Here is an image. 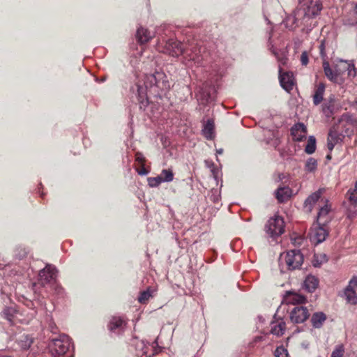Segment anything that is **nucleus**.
<instances>
[{
  "label": "nucleus",
  "mask_w": 357,
  "mask_h": 357,
  "mask_svg": "<svg viewBox=\"0 0 357 357\" xmlns=\"http://www.w3.org/2000/svg\"><path fill=\"white\" fill-rule=\"evenodd\" d=\"M166 52L174 57L181 55L184 51V45L176 40L169 39L165 45Z\"/></svg>",
  "instance_id": "obj_12"
},
{
  "label": "nucleus",
  "mask_w": 357,
  "mask_h": 357,
  "mask_svg": "<svg viewBox=\"0 0 357 357\" xmlns=\"http://www.w3.org/2000/svg\"><path fill=\"white\" fill-rule=\"evenodd\" d=\"M0 357H12V356H10L0 355Z\"/></svg>",
  "instance_id": "obj_49"
},
{
  "label": "nucleus",
  "mask_w": 357,
  "mask_h": 357,
  "mask_svg": "<svg viewBox=\"0 0 357 357\" xmlns=\"http://www.w3.org/2000/svg\"><path fill=\"white\" fill-rule=\"evenodd\" d=\"M275 357H288L287 350L282 346L277 347L275 351Z\"/></svg>",
  "instance_id": "obj_35"
},
{
  "label": "nucleus",
  "mask_w": 357,
  "mask_h": 357,
  "mask_svg": "<svg viewBox=\"0 0 357 357\" xmlns=\"http://www.w3.org/2000/svg\"><path fill=\"white\" fill-rule=\"evenodd\" d=\"M310 317V312L306 307L295 306L290 312V319L293 323H303Z\"/></svg>",
  "instance_id": "obj_10"
},
{
  "label": "nucleus",
  "mask_w": 357,
  "mask_h": 357,
  "mask_svg": "<svg viewBox=\"0 0 357 357\" xmlns=\"http://www.w3.org/2000/svg\"><path fill=\"white\" fill-rule=\"evenodd\" d=\"M70 347V338L66 335H61L58 338L52 339L49 344V347L54 356L64 355Z\"/></svg>",
  "instance_id": "obj_3"
},
{
  "label": "nucleus",
  "mask_w": 357,
  "mask_h": 357,
  "mask_svg": "<svg viewBox=\"0 0 357 357\" xmlns=\"http://www.w3.org/2000/svg\"><path fill=\"white\" fill-rule=\"evenodd\" d=\"M326 316L323 312H316L313 314L311 318V322L314 328H319L321 327L323 323L326 321Z\"/></svg>",
  "instance_id": "obj_23"
},
{
  "label": "nucleus",
  "mask_w": 357,
  "mask_h": 357,
  "mask_svg": "<svg viewBox=\"0 0 357 357\" xmlns=\"http://www.w3.org/2000/svg\"><path fill=\"white\" fill-rule=\"evenodd\" d=\"M323 255H321V257H322ZM323 258H319V260H322Z\"/></svg>",
  "instance_id": "obj_52"
},
{
  "label": "nucleus",
  "mask_w": 357,
  "mask_h": 357,
  "mask_svg": "<svg viewBox=\"0 0 357 357\" xmlns=\"http://www.w3.org/2000/svg\"><path fill=\"white\" fill-rule=\"evenodd\" d=\"M151 297V294L149 290L144 291L140 293V295L138 298V301L140 303H146V302Z\"/></svg>",
  "instance_id": "obj_34"
},
{
  "label": "nucleus",
  "mask_w": 357,
  "mask_h": 357,
  "mask_svg": "<svg viewBox=\"0 0 357 357\" xmlns=\"http://www.w3.org/2000/svg\"><path fill=\"white\" fill-rule=\"evenodd\" d=\"M301 63L303 65H304V66L307 64V63H308V56H307V54L306 52H303L301 54Z\"/></svg>",
  "instance_id": "obj_41"
},
{
  "label": "nucleus",
  "mask_w": 357,
  "mask_h": 357,
  "mask_svg": "<svg viewBox=\"0 0 357 357\" xmlns=\"http://www.w3.org/2000/svg\"><path fill=\"white\" fill-rule=\"evenodd\" d=\"M328 235V231L326 228V225L317 222L313 224L309 234L310 241L315 245L324 242Z\"/></svg>",
  "instance_id": "obj_7"
},
{
  "label": "nucleus",
  "mask_w": 357,
  "mask_h": 357,
  "mask_svg": "<svg viewBox=\"0 0 357 357\" xmlns=\"http://www.w3.org/2000/svg\"><path fill=\"white\" fill-rule=\"evenodd\" d=\"M156 75H158V76L162 75V74H160V73H156Z\"/></svg>",
  "instance_id": "obj_51"
},
{
  "label": "nucleus",
  "mask_w": 357,
  "mask_h": 357,
  "mask_svg": "<svg viewBox=\"0 0 357 357\" xmlns=\"http://www.w3.org/2000/svg\"><path fill=\"white\" fill-rule=\"evenodd\" d=\"M323 112L325 114L326 116L329 117L333 113V110L331 105H324L323 106Z\"/></svg>",
  "instance_id": "obj_38"
},
{
  "label": "nucleus",
  "mask_w": 357,
  "mask_h": 357,
  "mask_svg": "<svg viewBox=\"0 0 357 357\" xmlns=\"http://www.w3.org/2000/svg\"><path fill=\"white\" fill-rule=\"evenodd\" d=\"M344 137V134L335 126L331 129L328 139L337 144L342 141Z\"/></svg>",
  "instance_id": "obj_21"
},
{
  "label": "nucleus",
  "mask_w": 357,
  "mask_h": 357,
  "mask_svg": "<svg viewBox=\"0 0 357 357\" xmlns=\"http://www.w3.org/2000/svg\"><path fill=\"white\" fill-rule=\"evenodd\" d=\"M323 68L326 76L331 81H335L337 79V73L333 71L328 63V62H324Z\"/></svg>",
  "instance_id": "obj_27"
},
{
  "label": "nucleus",
  "mask_w": 357,
  "mask_h": 357,
  "mask_svg": "<svg viewBox=\"0 0 357 357\" xmlns=\"http://www.w3.org/2000/svg\"><path fill=\"white\" fill-rule=\"evenodd\" d=\"M162 182H171L174 179V174L171 169H162L160 175Z\"/></svg>",
  "instance_id": "obj_31"
},
{
  "label": "nucleus",
  "mask_w": 357,
  "mask_h": 357,
  "mask_svg": "<svg viewBox=\"0 0 357 357\" xmlns=\"http://www.w3.org/2000/svg\"><path fill=\"white\" fill-rule=\"evenodd\" d=\"M344 64L347 66V68L348 70V75L349 76H353V77L356 76V69H355L354 65L353 63H345Z\"/></svg>",
  "instance_id": "obj_36"
},
{
  "label": "nucleus",
  "mask_w": 357,
  "mask_h": 357,
  "mask_svg": "<svg viewBox=\"0 0 357 357\" xmlns=\"http://www.w3.org/2000/svg\"><path fill=\"white\" fill-rule=\"evenodd\" d=\"M10 309L8 307H6L3 310V314L6 315L8 319H10L12 317V314L10 312Z\"/></svg>",
  "instance_id": "obj_42"
},
{
  "label": "nucleus",
  "mask_w": 357,
  "mask_h": 357,
  "mask_svg": "<svg viewBox=\"0 0 357 357\" xmlns=\"http://www.w3.org/2000/svg\"><path fill=\"white\" fill-rule=\"evenodd\" d=\"M317 257H318L317 255H314V259L313 261L314 266H319L323 262L326 261V260H327L326 256L325 255H323V256H322L323 259L320 260V261H319V260L317 259Z\"/></svg>",
  "instance_id": "obj_40"
},
{
  "label": "nucleus",
  "mask_w": 357,
  "mask_h": 357,
  "mask_svg": "<svg viewBox=\"0 0 357 357\" xmlns=\"http://www.w3.org/2000/svg\"><path fill=\"white\" fill-rule=\"evenodd\" d=\"M307 132V128L302 123L295 124L291 129L293 139L297 142L303 141L306 137Z\"/></svg>",
  "instance_id": "obj_15"
},
{
  "label": "nucleus",
  "mask_w": 357,
  "mask_h": 357,
  "mask_svg": "<svg viewBox=\"0 0 357 357\" xmlns=\"http://www.w3.org/2000/svg\"><path fill=\"white\" fill-rule=\"evenodd\" d=\"M283 178H284L283 174H280L278 175V181H281Z\"/></svg>",
  "instance_id": "obj_46"
},
{
  "label": "nucleus",
  "mask_w": 357,
  "mask_h": 357,
  "mask_svg": "<svg viewBox=\"0 0 357 357\" xmlns=\"http://www.w3.org/2000/svg\"><path fill=\"white\" fill-rule=\"evenodd\" d=\"M336 127L344 136H350L354 133L356 129V121L351 116L342 115Z\"/></svg>",
  "instance_id": "obj_6"
},
{
  "label": "nucleus",
  "mask_w": 357,
  "mask_h": 357,
  "mask_svg": "<svg viewBox=\"0 0 357 357\" xmlns=\"http://www.w3.org/2000/svg\"><path fill=\"white\" fill-rule=\"evenodd\" d=\"M286 328L285 322L282 320H280L277 322L271 323V333L277 336H280L283 335Z\"/></svg>",
  "instance_id": "obj_22"
},
{
  "label": "nucleus",
  "mask_w": 357,
  "mask_h": 357,
  "mask_svg": "<svg viewBox=\"0 0 357 357\" xmlns=\"http://www.w3.org/2000/svg\"><path fill=\"white\" fill-rule=\"evenodd\" d=\"M356 215V211L355 210V207L351 205V208H349L347 211V217L349 219H353L355 218Z\"/></svg>",
  "instance_id": "obj_39"
},
{
  "label": "nucleus",
  "mask_w": 357,
  "mask_h": 357,
  "mask_svg": "<svg viewBox=\"0 0 357 357\" xmlns=\"http://www.w3.org/2000/svg\"><path fill=\"white\" fill-rule=\"evenodd\" d=\"M33 342V338L28 335H22L17 341L18 345L24 350L29 349Z\"/></svg>",
  "instance_id": "obj_25"
},
{
  "label": "nucleus",
  "mask_w": 357,
  "mask_h": 357,
  "mask_svg": "<svg viewBox=\"0 0 357 357\" xmlns=\"http://www.w3.org/2000/svg\"><path fill=\"white\" fill-rule=\"evenodd\" d=\"M317 169V160L314 158H310L307 160L305 165V170L309 173L314 172Z\"/></svg>",
  "instance_id": "obj_28"
},
{
  "label": "nucleus",
  "mask_w": 357,
  "mask_h": 357,
  "mask_svg": "<svg viewBox=\"0 0 357 357\" xmlns=\"http://www.w3.org/2000/svg\"><path fill=\"white\" fill-rule=\"evenodd\" d=\"M346 196L351 205L356 207L357 206V189H349L347 191Z\"/></svg>",
  "instance_id": "obj_30"
},
{
  "label": "nucleus",
  "mask_w": 357,
  "mask_h": 357,
  "mask_svg": "<svg viewBox=\"0 0 357 357\" xmlns=\"http://www.w3.org/2000/svg\"><path fill=\"white\" fill-rule=\"evenodd\" d=\"M354 188L357 189V181L355 182V185Z\"/></svg>",
  "instance_id": "obj_50"
},
{
  "label": "nucleus",
  "mask_w": 357,
  "mask_h": 357,
  "mask_svg": "<svg viewBox=\"0 0 357 357\" xmlns=\"http://www.w3.org/2000/svg\"><path fill=\"white\" fill-rule=\"evenodd\" d=\"M285 61H286V59H282L280 62L282 63V64H284L285 63Z\"/></svg>",
  "instance_id": "obj_48"
},
{
  "label": "nucleus",
  "mask_w": 357,
  "mask_h": 357,
  "mask_svg": "<svg viewBox=\"0 0 357 357\" xmlns=\"http://www.w3.org/2000/svg\"><path fill=\"white\" fill-rule=\"evenodd\" d=\"M356 288H357V276L354 275L349 280L348 285L344 290V296L347 302L351 305L357 304Z\"/></svg>",
  "instance_id": "obj_9"
},
{
  "label": "nucleus",
  "mask_w": 357,
  "mask_h": 357,
  "mask_svg": "<svg viewBox=\"0 0 357 357\" xmlns=\"http://www.w3.org/2000/svg\"><path fill=\"white\" fill-rule=\"evenodd\" d=\"M331 206L328 200H325L324 206H321L317 215V222L321 225L328 224L331 222L332 217L331 215Z\"/></svg>",
  "instance_id": "obj_11"
},
{
  "label": "nucleus",
  "mask_w": 357,
  "mask_h": 357,
  "mask_svg": "<svg viewBox=\"0 0 357 357\" xmlns=\"http://www.w3.org/2000/svg\"><path fill=\"white\" fill-rule=\"evenodd\" d=\"M344 354V347L343 344H338L335 346L333 351L331 357H343Z\"/></svg>",
  "instance_id": "obj_32"
},
{
  "label": "nucleus",
  "mask_w": 357,
  "mask_h": 357,
  "mask_svg": "<svg viewBox=\"0 0 357 357\" xmlns=\"http://www.w3.org/2000/svg\"><path fill=\"white\" fill-rule=\"evenodd\" d=\"M149 185L152 187H158L161 183H162V179L158 176L156 177H150L148 178Z\"/></svg>",
  "instance_id": "obj_33"
},
{
  "label": "nucleus",
  "mask_w": 357,
  "mask_h": 357,
  "mask_svg": "<svg viewBox=\"0 0 357 357\" xmlns=\"http://www.w3.org/2000/svg\"><path fill=\"white\" fill-rule=\"evenodd\" d=\"M204 136L209 140H211L215 137L214 132V121L212 119H208L206 123L204 126L202 130Z\"/></svg>",
  "instance_id": "obj_19"
},
{
  "label": "nucleus",
  "mask_w": 357,
  "mask_h": 357,
  "mask_svg": "<svg viewBox=\"0 0 357 357\" xmlns=\"http://www.w3.org/2000/svg\"><path fill=\"white\" fill-rule=\"evenodd\" d=\"M319 285L318 279L313 275H308L304 281V287L309 292H313Z\"/></svg>",
  "instance_id": "obj_20"
},
{
  "label": "nucleus",
  "mask_w": 357,
  "mask_h": 357,
  "mask_svg": "<svg viewBox=\"0 0 357 357\" xmlns=\"http://www.w3.org/2000/svg\"><path fill=\"white\" fill-rule=\"evenodd\" d=\"M273 54H274L275 55H276V54H277L275 52L273 51Z\"/></svg>",
  "instance_id": "obj_53"
},
{
  "label": "nucleus",
  "mask_w": 357,
  "mask_h": 357,
  "mask_svg": "<svg viewBox=\"0 0 357 357\" xmlns=\"http://www.w3.org/2000/svg\"><path fill=\"white\" fill-rule=\"evenodd\" d=\"M284 227V222L280 216L271 218L265 226L266 233L272 238H276L283 234Z\"/></svg>",
  "instance_id": "obj_5"
},
{
  "label": "nucleus",
  "mask_w": 357,
  "mask_h": 357,
  "mask_svg": "<svg viewBox=\"0 0 357 357\" xmlns=\"http://www.w3.org/2000/svg\"><path fill=\"white\" fill-rule=\"evenodd\" d=\"M325 86L324 84L320 83L315 89L313 96V102L315 105H319L323 100Z\"/></svg>",
  "instance_id": "obj_24"
},
{
  "label": "nucleus",
  "mask_w": 357,
  "mask_h": 357,
  "mask_svg": "<svg viewBox=\"0 0 357 357\" xmlns=\"http://www.w3.org/2000/svg\"><path fill=\"white\" fill-rule=\"evenodd\" d=\"M354 12H355V14L357 15V3L355 5Z\"/></svg>",
  "instance_id": "obj_47"
},
{
  "label": "nucleus",
  "mask_w": 357,
  "mask_h": 357,
  "mask_svg": "<svg viewBox=\"0 0 357 357\" xmlns=\"http://www.w3.org/2000/svg\"><path fill=\"white\" fill-rule=\"evenodd\" d=\"M153 37V36L151 34L148 29L142 26L137 29L136 38L140 44L148 43Z\"/></svg>",
  "instance_id": "obj_18"
},
{
  "label": "nucleus",
  "mask_w": 357,
  "mask_h": 357,
  "mask_svg": "<svg viewBox=\"0 0 357 357\" xmlns=\"http://www.w3.org/2000/svg\"><path fill=\"white\" fill-rule=\"evenodd\" d=\"M139 174L141 175H144V174H148V171H146V169L144 167V166H142V168L141 169V170L139 171Z\"/></svg>",
  "instance_id": "obj_44"
},
{
  "label": "nucleus",
  "mask_w": 357,
  "mask_h": 357,
  "mask_svg": "<svg viewBox=\"0 0 357 357\" xmlns=\"http://www.w3.org/2000/svg\"><path fill=\"white\" fill-rule=\"evenodd\" d=\"M301 1L299 0V5L294 11L293 15L288 17V21L295 26H303V29L310 31L315 25L314 18L321 10L322 4L320 0H310L304 3H301Z\"/></svg>",
  "instance_id": "obj_1"
},
{
  "label": "nucleus",
  "mask_w": 357,
  "mask_h": 357,
  "mask_svg": "<svg viewBox=\"0 0 357 357\" xmlns=\"http://www.w3.org/2000/svg\"><path fill=\"white\" fill-rule=\"evenodd\" d=\"M336 144L333 142H331V140H329L328 139V143H327V146H328V149L330 150V151H332L335 146Z\"/></svg>",
  "instance_id": "obj_43"
},
{
  "label": "nucleus",
  "mask_w": 357,
  "mask_h": 357,
  "mask_svg": "<svg viewBox=\"0 0 357 357\" xmlns=\"http://www.w3.org/2000/svg\"><path fill=\"white\" fill-rule=\"evenodd\" d=\"M57 271L54 266L47 264L40 271L38 274V284L43 287H53L56 284Z\"/></svg>",
  "instance_id": "obj_4"
},
{
  "label": "nucleus",
  "mask_w": 357,
  "mask_h": 357,
  "mask_svg": "<svg viewBox=\"0 0 357 357\" xmlns=\"http://www.w3.org/2000/svg\"><path fill=\"white\" fill-rule=\"evenodd\" d=\"M135 158H136V161L138 163H139L142 166H144V162H145L146 160L142 153H139V152L136 153Z\"/></svg>",
  "instance_id": "obj_37"
},
{
  "label": "nucleus",
  "mask_w": 357,
  "mask_h": 357,
  "mask_svg": "<svg viewBox=\"0 0 357 357\" xmlns=\"http://www.w3.org/2000/svg\"><path fill=\"white\" fill-rule=\"evenodd\" d=\"M316 150V139L314 136H310L305 148V151L307 154H312Z\"/></svg>",
  "instance_id": "obj_29"
},
{
  "label": "nucleus",
  "mask_w": 357,
  "mask_h": 357,
  "mask_svg": "<svg viewBox=\"0 0 357 357\" xmlns=\"http://www.w3.org/2000/svg\"><path fill=\"white\" fill-rule=\"evenodd\" d=\"M284 301L287 303H291L293 305L302 304L305 303L306 298L296 292L289 291L284 298Z\"/></svg>",
  "instance_id": "obj_17"
},
{
  "label": "nucleus",
  "mask_w": 357,
  "mask_h": 357,
  "mask_svg": "<svg viewBox=\"0 0 357 357\" xmlns=\"http://www.w3.org/2000/svg\"><path fill=\"white\" fill-rule=\"evenodd\" d=\"M70 357H74V356H73V355H72V356H70Z\"/></svg>",
  "instance_id": "obj_54"
},
{
  "label": "nucleus",
  "mask_w": 357,
  "mask_h": 357,
  "mask_svg": "<svg viewBox=\"0 0 357 357\" xmlns=\"http://www.w3.org/2000/svg\"><path fill=\"white\" fill-rule=\"evenodd\" d=\"M303 262V255L298 250H292L284 254H281L279 258V265L281 272L284 271V266L289 271L298 269Z\"/></svg>",
  "instance_id": "obj_2"
},
{
  "label": "nucleus",
  "mask_w": 357,
  "mask_h": 357,
  "mask_svg": "<svg viewBox=\"0 0 357 357\" xmlns=\"http://www.w3.org/2000/svg\"><path fill=\"white\" fill-rule=\"evenodd\" d=\"M279 79L281 86L287 91L293 89L294 85V77L291 73H282L281 68L279 70Z\"/></svg>",
  "instance_id": "obj_14"
},
{
  "label": "nucleus",
  "mask_w": 357,
  "mask_h": 357,
  "mask_svg": "<svg viewBox=\"0 0 357 357\" xmlns=\"http://www.w3.org/2000/svg\"><path fill=\"white\" fill-rule=\"evenodd\" d=\"M157 84L158 81L155 74L146 75L143 84H141L139 82L136 84L137 93L139 99L144 100L146 97V90Z\"/></svg>",
  "instance_id": "obj_8"
},
{
  "label": "nucleus",
  "mask_w": 357,
  "mask_h": 357,
  "mask_svg": "<svg viewBox=\"0 0 357 357\" xmlns=\"http://www.w3.org/2000/svg\"><path fill=\"white\" fill-rule=\"evenodd\" d=\"M275 197L280 203L287 202L292 195V190L288 186L279 187L275 192Z\"/></svg>",
  "instance_id": "obj_16"
},
{
  "label": "nucleus",
  "mask_w": 357,
  "mask_h": 357,
  "mask_svg": "<svg viewBox=\"0 0 357 357\" xmlns=\"http://www.w3.org/2000/svg\"><path fill=\"white\" fill-rule=\"evenodd\" d=\"M125 324V321L121 317H113L108 324V328L111 331H114L116 329L122 328L123 325Z\"/></svg>",
  "instance_id": "obj_26"
},
{
  "label": "nucleus",
  "mask_w": 357,
  "mask_h": 357,
  "mask_svg": "<svg viewBox=\"0 0 357 357\" xmlns=\"http://www.w3.org/2000/svg\"><path fill=\"white\" fill-rule=\"evenodd\" d=\"M324 188H319L316 192L310 195L305 200L303 208L307 213H311L314 208V206L321 199V195L324 192Z\"/></svg>",
  "instance_id": "obj_13"
},
{
  "label": "nucleus",
  "mask_w": 357,
  "mask_h": 357,
  "mask_svg": "<svg viewBox=\"0 0 357 357\" xmlns=\"http://www.w3.org/2000/svg\"><path fill=\"white\" fill-rule=\"evenodd\" d=\"M223 151H223V149H217V150H216V153H217L218 154H222V153H223Z\"/></svg>",
  "instance_id": "obj_45"
}]
</instances>
